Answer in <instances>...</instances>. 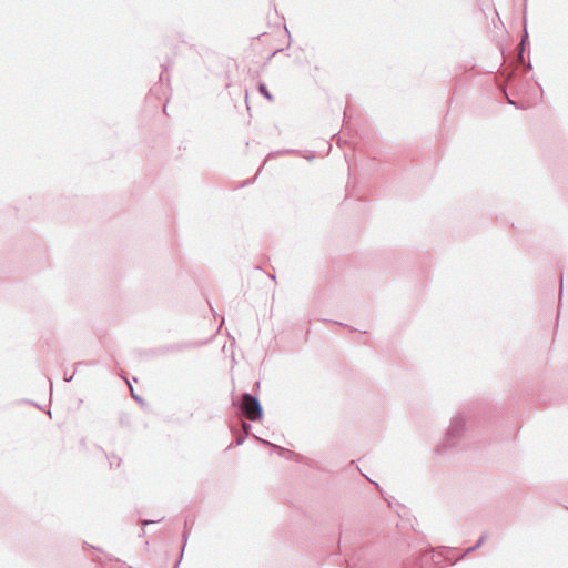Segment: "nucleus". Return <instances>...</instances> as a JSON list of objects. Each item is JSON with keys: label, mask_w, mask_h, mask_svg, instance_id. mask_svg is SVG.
<instances>
[{"label": "nucleus", "mask_w": 568, "mask_h": 568, "mask_svg": "<svg viewBox=\"0 0 568 568\" xmlns=\"http://www.w3.org/2000/svg\"><path fill=\"white\" fill-rule=\"evenodd\" d=\"M241 409L250 420H258L262 416V409L258 400L250 394L242 396Z\"/></svg>", "instance_id": "obj_1"}, {"label": "nucleus", "mask_w": 568, "mask_h": 568, "mask_svg": "<svg viewBox=\"0 0 568 568\" xmlns=\"http://www.w3.org/2000/svg\"><path fill=\"white\" fill-rule=\"evenodd\" d=\"M258 90L266 99H268L270 101L273 100L271 93L268 92L267 88L264 84H261Z\"/></svg>", "instance_id": "obj_2"}]
</instances>
